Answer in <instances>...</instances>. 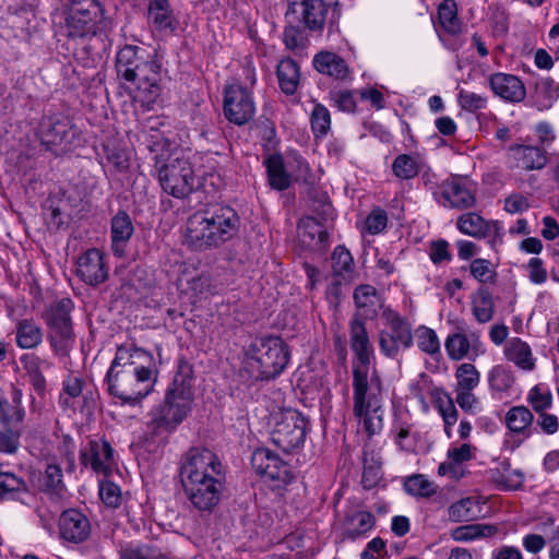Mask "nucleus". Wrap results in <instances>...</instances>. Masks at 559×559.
Instances as JSON below:
<instances>
[{"instance_id":"nucleus-14","label":"nucleus","mask_w":559,"mask_h":559,"mask_svg":"<svg viewBox=\"0 0 559 559\" xmlns=\"http://www.w3.org/2000/svg\"><path fill=\"white\" fill-rule=\"evenodd\" d=\"M350 348L356 355L353 369L354 379L367 378L372 346L365 322L358 313H355L350 321Z\"/></svg>"},{"instance_id":"nucleus-17","label":"nucleus","mask_w":559,"mask_h":559,"mask_svg":"<svg viewBox=\"0 0 559 559\" xmlns=\"http://www.w3.org/2000/svg\"><path fill=\"white\" fill-rule=\"evenodd\" d=\"M253 469L264 478L287 484L292 480L288 465L275 453L265 448L257 449L251 456Z\"/></svg>"},{"instance_id":"nucleus-16","label":"nucleus","mask_w":559,"mask_h":559,"mask_svg":"<svg viewBox=\"0 0 559 559\" xmlns=\"http://www.w3.org/2000/svg\"><path fill=\"white\" fill-rule=\"evenodd\" d=\"M75 130L67 119L45 118L39 126L38 136L41 143L56 154L66 152L75 138Z\"/></svg>"},{"instance_id":"nucleus-10","label":"nucleus","mask_w":559,"mask_h":559,"mask_svg":"<svg viewBox=\"0 0 559 559\" xmlns=\"http://www.w3.org/2000/svg\"><path fill=\"white\" fill-rule=\"evenodd\" d=\"M134 79H122L132 98L150 107L159 96L160 63L157 56L134 72Z\"/></svg>"},{"instance_id":"nucleus-53","label":"nucleus","mask_w":559,"mask_h":559,"mask_svg":"<svg viewBox=\"0 0 559 559\" xmlns=\"http://www.w3.org/2000/svg\"><path fill=\"white\" fill-rule=\"evenodd\" d=\"M473 313L479 323H486L492 319L493 302L489 293H479L473 302Z\"/></svg>"},{"instance_id":"nucleus-25","label":"nucleus","mask_w":559,"mask_h":559,"mask_svg":"<svg viewBox=\"0 0 559 559\" xmlns=\"http://www.w3.org/2000/svg\"><path fill=\"white\" fill-rule=\"evenodd\" d=\"M15 342L22 349L38 347L44 337L43 328L34 319H20L15 323Z\"/></svg>"},{"instance_id":"nucleus-29","label":"nucleus","mask_w":559,"mask_h":559,"mask_svg":"<svg viewBox=\"0 0 559 559\" xmlns=\"http://www.w3.org/2000/svg\"><path fill=\"white\" fill-rule=\"evenodd\" d=\"M507 359L522 370L531 371L535 368V359L530 345L520 340L513 338L504 348Z\"/></svg>"},{"instance_id":"nucleus-28","label":"nucleus","mask_w":559,"mask_h":559,"mask_svg":"<svg viewBox=\"0 0 559 559\" xmlns=\"http://www.w3.org/2000/svg\"><path fill=\"white\" fill-rule=\"evenodd\" d=\"M312 63L320 73L337 80H344L349 75L348 66L334 52L321 51L313 57Z\"/></svg>"},{"instance_id":"nucleus-59","label":"nucleus","mask_w":559,"mask_h":559,"mask_svg":"<svg viewBox=\"0 0 559 559\" xmlns=\"http://www.w3.org/2000/svg\"><path fill=\"white\" fill-rule=\"evenodd\" d=\"M456 393L455 401L457 405L466 413L476 414L479 407V400L473 393V390H454Z\"/></svg>"},{"instance_id":"nucleus-44","label":"nucleus","mask_w":559,"mask_h":559,"mask_svg":"<svg viewBox=\"0 0 559 559\" xmlns=\"http://www.w3.org/2000/svg\"><path fill=\"white\" fill-rule=\"evenodd\" d=\"M456 385L454 390H474L480 382V374L473 364H461L455 370Z\"/></svg>"},{"instance_id":"nucleus-13","label":"nucleus","mask_w":559,"mask_h":559,"mask_svg":"<svg viewBox=\"0 0 559 559\" xmlns=\"http://www.w3.org/2000/svg\"><path fill=\"white\" fill-rule=\"evenodd\" d=\"M388 325L380 332L379 345L381 352L394 358L401 348L406 349L413 344V335L409 323L395 312L388 314Z\"/></svg>"},{"instance_id":"nucleus-42","label":"nucleus","mask_w":559,"mask_h":559,"mask_svg":"<svg viewBox=\"0 0 559 559\" xmlns=\"http://www.w3.org/2000/svg\"><path fill=\"white\" fill-rule=\"evenodd\" d=\"M438 17L441 27L448 33H457L460 31V20L457 17V4L454 0H444L438 7Z\"/></svg>"},{"instance_id":"nucleus-51","label":"nucleus","mask_w":559,"mask_h":559,"mask_svg":"<svg viewBox=\"0 0 559 559\" xmlns=\"http://www.w3.org/2000/svg\"><path fill=\"white\" fill-rule=\"evenodd\" d=\"M416 342L418 348L429 355H435L440 352V342L432 329L427 326H419L415 331Z\"/></svg>"},{"instance_id":"nucleus-47","label":"nucleus","mask_w":559,"mask_h":559,"mask_svg":"<svg viewBox=\"0 0 559 559\" xmlns=\"http://www.w3.org/2000/svg\"><path fill=\"white\" fill-rule=\"evenodd\" d=\"M488 381L492 390L498 392H507L513 386L515 378L511 370L501 365H498L495 366L489 372Z\"/></svg>"},{"instance_id":"nucleus-1","label":"nucleus","mask_w":559,"mask_h":559,"mask_svg":"<svg viewBox=\"0 0 559 559\" xmlns=\"http://www.w3.org/2000/svg\"><path fill=\"white\" fill-rule=\"evenodd\" d=\"M183 491L200 512H212L221 501L225 472L218 456L206 448L189 449L180 468Z\"/></svg>"},{"instance_id":"nucleus-39","label":"nucleus","mask_w":559,"mask_h":559,"mask_svg":"<svg viewBox=\"0 0 559 559\" xmlns=\"http://www.w3.org/2000/svg\"><path fill=\"white\" fill-rule=\"evenodd\" d=\"M298 234L304 245H310L311 242L323 243L329 240V235L324 227L312 217H306L299 222Z\"/></svg>"},{"instance_id":"nucleus-54","label":"nucleus","mask_w":559,"mask_h":559,"mask_svg":"<svg viewBox=\"0 0 559 559\" xmlns=\"http://www.w3.org/2000/svg\"><path fill=\"white\" fill-rule=\"evenodd\" d=\"M527 402L536 413L545 412L552 405V395L549 390L534 385L527 394Z\"/></svg>"},{"instance_id":"nucleus-35","label":"nucleus","mask_w":559,"mask_h":559,"mask_svg":"<svg viewBox=\"0 0 559 559\" xmlns=\"http://www.w3.org/2000/svg\"><path fill=\"white\" fill-rule=\"evenodd\" d=\"M269 182L276 190H284L290 183L292 174L285 170L284 162L280 155H270L265 159Z\"/></svg>"},{"instance_id":"nucleus-20","label":"nucleus","mask_w":559,"mask_h":559,"mask_svg":"<svg viewBox=\"0 0 559 559\" xmlns=\"http://www.w3.org/2000/svg\"><path fill=\"white\" fill-rule=\"evenodd\" d=\"M325 13L323 0H288L286 16L300 19L309 29L318 31L324 25Z\"/></svg>"},{"instance_id":"nucleus-31","label":"nucleus","mask_w":559,"mask_h":559,"mask_svg":"<svg viewBox=\"0 0 559 559\" xmlns=\"http://www.w3.org/2000/svg\"><path fill=\"white\" fill-rule=\"evenodd\" d=\"M353 297L357 309L360 311L357 312L360 317L374 316L377 313V308L381 305V299L377 289L369 284H361L357 286L354 290Z\"/></svg>"},{"instance_id":"nucleus-46","label":"nucleus","mask_w":559,"mask_h":559,"mask_svg":"<svg viewBox=\"0 0 559 559\" xmlns=\"http://www.w3.org/2000/svg\"><path fill=\"white\" fill-rule=\"evenodd\" d=\"M26 491L27 484L22 477L10 472H0V498L14 497Z\"/></svg>"},{"instance_id":"nucleus-52","label":"nucleus","mask_w":559,"mask_h":559,"mask_svg":"<svg viewBox=\"0 0 559 559\" xmlns=\"http://www.w3.org/2000/svg\"><path fill=\"white\" fill-rule=\"evenodd\" d=\"M388 94L389 90L384 85H368L359 90L361 100L368 102L376 110H381L385 107V95Z\"/></svg>"},{"instance_id":"nucleus-4","label":"nucleus","mask_w":559,"mask_h":559,"mask_svg":"<svg viewBox=\"0 0 559 559\" xmlns=\"http://www.w3.org/2000/svg\"><path fill=\"white\" fill-rule=\"evenodd\" d=\"M289 359V347L282 337H257L245 349L240 372L250 381L273 380L285 370Z\"/></svg>"},{"instance_id":"nucleus-64","label":"nucleus","mask_w":559,"mask_h":559,"mask_svg":"<svg viewBox=\"0 0 559 559\" xmlns=\"http://www.w3.org/2000/svg\"><path fill=\"white\" fill-rule=\"evenodd\" d=\"M289 174L295 180L307 181L310 176L309 164L301 156H293L288 162Z\"/></svg>"},{"instance_id":"nucleus-12","label":"nucleus","mask_w":559,"mask_h":559,"mask_svg":"<svg viewBox=\"0 0 559 559\" xmlns=\"http://www.w3.org/2000/svg\"><path fill=\"white\" fill-rule=\"evenodd\" d=\"M223 111L229 122L241 126L247 123L255 112L252 93L237 82L224 88Z\"/></svg>"},{"instance_id":"nucleus-26","label":"nucleus","mask_w":559,"mask_h":559,"mask_svg":"<svg viewBox=\"0 0 559 559\" xmlns=\"http://www.w3.org/2000/svg\"><path fill=\"white\" fill-rule=\"evenodd\" d=\"M510 157L515 167L525 170L540 169L546 164L544 152L531 145H515L510 147Z\"/></svg>"},{"instance_id":"nucleus-22","label":"nucleus","mask_w":559,"mask_h":559,"mask_svg":"<svg viewBox=\"0 0 559 559\" xmlns=\"http://www.w3.org/2000/svg\"><path fill=\"white\" fill-rule=\"evenodd\" d=\"M459 230L465 235L487 239L490 242L502 241L501 226L498 222L485 221L476 213L462 215L456 223Z\"/></svg>"},{"instance_id":"nucleus-6","label":"nucleus","mask_w":559,"mask_h":559,"mask_svg":"<svg viewBox=\"0 0 559 559\" xmlns=\"http://www.w3.org/2000/svg\"><path fill=\"white\" fill-rule=\"evenodd\" d=\"M354 386V415L362 424L366 432L371 437L383 428V399L381 380L378 376L370 379L357 378Z\"/></svg>"},{"instance_id":"nucleus-62","label":"nucleus","mask_w":559,"mask_h":559,"mask_svg":"<svg viewBox=\"0 0 559 559\" xmlns=\"http://www.w3.org/2000/svg\"><path fill=\"white\" fill-rule=\"evenodd\" d=\"M472 275L479 282L487 283L493 277L491 263L485 259H476L471 264Z\"/></svg>"},{"instance_id":"nucleus-9","label":"nucleus","mask_w":559,"mask_h":559,"mask_svg":"<svg viewBox=\"0 0 559 559\" xmlns=\"http://www.w3.org/2000/svg\"><path fill=\"white\" fill-rule=\"evenodd\" d=\"M158 178L163 190L175 198L188 195L198 185L189 160L173 157L160 166Z\"/></svg>"},{"instance_id":"nucleus-2","label":"nucleus","mask_w":559,"mask_h":559,"mask_svg":"<svg viewBox=\"0 0 559 559\" xmlns=\"http://www.w3.org/2000/svg\"><path fill=\"white\" fill-rule=\"evenodd\" d=\"M108 391L123 403L135 404L154 389L157 371L153 357L140 348L121 346L106 376Z\"/></svg>"},{"instance_id":"nucleus-32","label":"nucleus","mask_w":559,"mask_h":559,"mask_svg":"<svg viewBox=\"0 0 559 559\" xmlns=\"http://www.w3.org/2000/svg\"><path fill=\"white\" fill-rule=\"evenodd\" d=\"M24 418V409L21 406V393L14 391L12 402H9L0 391V419L8 428H19Z\"/></svg>"},{"instance_id":"nucleus-5","label":"nucleus","mask_w":559,"mask_h":559,"mask_svg":"<svg viewBox=\"0 0 559 559\" xmlns=\"http://www.w3.org/2000/svg\"><path fill=\"white\" fill-rule=\"evenodd\" d=\"M238 217L229 206L213 204L192 214L187 223L186 238L190 243L216 245L228 241L235 233Z\"/></svg>"},{"instance_id":"nucleus-23","label":"nucleus","mask_w":559,"mask_h":559,"mask_svg":"<svg viewBox=\"0 0 559 559\" xmlns=\"http://www.w3.org/2000/svg\"><path fill=\"white\" fill-rule=\"evenodd\" d=\"M78 274L90 285H97L107 278L104 254L98 248L92 247L79 258Z\"/></svg>"},{"instance_id":"nucleus-21","label":"nucleus","mask_w":559,"mask_h":559,"mask_svg":"<svg viewBox=\"0 0 559 559\" xmlns=\"http://www.w3.org/2000/svg\"><path fill=\"white\" fill-rule=\"evenodd\" d=\"M155 57L156 53L147 48L126 45L117 52V73L121 79H134V72Z\"/></svg>"},{"instance_id":"nucleus-56","label":"nucleus","mask_w":559,"mask_h":559,"mask_svg":"<svg viewBox=\"0 0 559 559\" xmlns=\"http://www.w3.org/2000/svg\"><path fill=\"white\" fill-rule=\"evenodd\" d=\"M388 224L386 213L381 209H374L367 216L364 225V231L371 235L381 233Z\"/></svg>"},{"instance_id":"nucleus-33","label":"nucleus","mask_w":559,"mask_h":559,"mask_svg":"<svg viewBox=\"0 0 559 559\" xmlns=\"http://www.w3.org/2000/svg\"><path fill=\"white\" fill-rule=\"evenodd\" d=\"M277 79L283 93L287 95L295 94L300 81L299 67L292 59L280 61L277 66Z\"/></svg>"},{"instance_id":"nucleus-24","label":"nucleus","mask_w":559,"mask_h":559,"mask_svg":"<svg viewBox=\"0 0 559 559\" xmlns=\"http://www.w3.org/2000/svg\"><path fill=\"white\" fill-rule=\"evenodd\" d=\"M489 84L491 91L507 102H521L526 94L523 82L513 74L495 73L490 76Z\"/></svg>"},{"instance_id":"nucleus-50","label":"nucleus","mask_w":559,"mask_h":559,"mask_svg":"<svg viewBox=\"0 0 559 559\" xmlns=\"http://www.w3.org/2000/svg\"><path fill=\"white\" fill-rule=\"evenodd\" d=\"M473 498H464L449 507V519L452 522H468L476 518Z\"/></svg>"},{"instance_id":"nucleus-11","label":"nucleus","mask_w":559,"mask_h":559,"mask_svg":"<svg viewBox=\"0 0 559 559\" xmlns=\"http://www.w3.org/2000/svg\"><path fill=\"white\" fill-rule=\"evenodd\" d=\"M307 420L295 409H287L281 414L280 419L271 433L273 443L289 453L299 448L306 438Z\"/></svg>"},{"instance_id":"nucleus-41","label":"nucleus","mask_w":559,"mask_h":559,"mask_svg":"<svg viewBox=\"0 0 559 559\" xmlns=\"http://www.w3.org/2000/svg\"><path fill=\"white\" fill-rule=\"evenodd\" d=\"M473 346H476L477 338L473 336ZM445 350L448 353V356L452 360H462L465 358L469 349L472 347V343L468 340V337L463 333H454L447 337L445 343Z\"/></svg>"},{"instance_id":"nucleus-55","label":"nucleus","mask_w":559,"mask_h":559,"mask_svg":"<svg viewBox=\"0 0 559 559\" xmlns=\"http://www.w3.org/2000/svg\"><path fill=\"white\" fill-rule=\"evenodd\" d=\"M459 106L466 111H476L487 105V98L483 95L461 90L457 95Z\"/></svg>"},{"instance_id":"nucleus-34","label":"nucleus","mask_w":559,"mask_h":559,"mask_svg":"<svg viewBox=\"0 0 559 559\" xmlns=\"http://www.w3.org/2000/svg\"><path fill=\"white\" fill-rule=\"evenodd\" d=\"M429 394L431 402L442 417L443 423L448 425H455L459 418V413L450 394L441 388H433Z\"/></svg>"},{"instance_id":"nucleus-60","label":"nucleus","mask_w":559,"mask_h":559,"mask_svg":"<svg viewBox=\"0 0 559 559\" xmlns=\"http://www.w3.org/2000/svg\"><path fill=\"white\" fill-rule=\"evenodd\" d=\"M99 496L103 502L111 508L120 504L121 492L119 487L114 483H103L99 488Z\"/></svg>"},{"instance_id":"nucleus-63","label":"nucleus","mask_w":559,"mask_h":559,"mask_svg":"<svg viewBox=\"0 0 559 559\" xmlns=\"http://www.w3.org/2000/svg\"><path fill=\"white\" fill-rule=\"evenodd\" d=\"M335 106L346 112H353L356 108V100L352 91H335L331 94Z\"/></svg>"},{"instance_id":"nucleus-15","label":"nucleus","mask_w":559,"mask_h":559,"mask_svg":"<svg viewBox=\"0 0 559 559\" xmlns=\"http://www.w3.org/2000/svg\"><path fill=\"white\" fill-rule=\"evenodd\" d=\"M476 183L468 177H452L440 187L438 202L445 207H468L475 204Z\"/></svg>"},{"instance_id":"nucleus-37","label":"nucleus","mask_w":559,"mask_h":559,"mask_svg":"<svg viewBox=\"0 0 559 559\" xmlns=\"http://www.w3.org/2000/svg\"><path fill=\"white\" fill-rule=\"evenodd\" d=\"M533 419L534 416L526 406H513L507 412L504 423L512 432L526 433Z\"/></svg>"},{"instance_id":"nucleus-7","label":"nucleus","mask_w":559,"mask_h":559,"mask_svg":"<svg viewBox=\"0 0 559 559\" xmlns=\"http://www.w3.org/2000/svg\"><path fill=\"white\" fill-rule=\"evenodd\" d=\"M72 310V300L62 298L47 308L44 313L50 348L59 358L69 357L75 345L76 335L71 319Z\"/></svg>"},{"instance_id":"nucleus-30","label":"nucleus","mask_w":559,"mask_h":559,"mask_svg":"<svg viewBox=\"0 0 559 559\" xmlns=\"http://www.w3.org/2000/svg\"><path fill=\"white\" fill-rule=\"evenodd\" d=\"M148 20L159 32H174L176 28V20L167 0H151Z\"/></svg>"},{"instance_id":"nucleus-3","label":"nucleus","mask_w":559,"mask_h":559,"mask_svg":"<svg viewBox=\"0 0 559 559\" xmlns=\"http://www.w3.org/2000/svg\"><path fill=\"white\" fill-rule=\"evenodd\" d=\"M193 367L181 360L164 401L151 412L150 426L154 433L174 431L188 416L193 403Z\"/></svg>"},{"instance_id":"nucleus-58","label":"nucleus","mask_w":559,"mask_h":559,"mask_svg":"<svg viewBox=\"0 0 559 559\" xmlns=\"http://www.w3.org/2000/svg\"><path fill=\"white\" fill-rule=\"evenodd\" d=\"M394 441L396 445L406 452H411L415 448V442L411 438V425L401 423L394 426Z\"/></svg>"},{"instance_id":"nucleus-57","label":"nucleus","mask_w":559,"mask_h":559,"mask_svg":"<svg viewBox=\"0 0 559 559\" xmlns=\"http://www.w3.org/2000/svg\"><path fill=\"white\" fill-rule=\"evenodd\" d=\"M353 265V257L346 247H335L332 253V267L334 272L342 274L349 271Z\"/></svg>"},{"instance_id":"nucleus-45","label":"nucleus","mask_w":559,"mask_h":559,"mask_svg":"<svg viewBox=\"0 0 559 559\" xmlns=\"http://www.w3.org/2000/svg\"><path fill=\"white\" fill-rule=\"evenodd\" d=\"M41 489L46 492L60 497L64 490L62 469L57 464H48L41 479Z\"/></svg>"},{"instance_id":"nucleus-36","label":"nucleus","mask_w":559,"mask_h":559,"mask_svg":"<svg viewBox=\"0 0 559 559\" xmlns=\"http://www.w3.org/2000/svg\"><path fill=\"white\" fill-rule=\"evenodd\" d=\"M497 527L489 524H467L450 531V536L455 542H471L480 537H489L497 533Z\"/></svg>"},{"instance_id":"nucleus-38","label":"nucleus","mask_w":559,"mask_h":559,"mask_svg":"<svg viewBox=\"0 0 559 559\" xmlns=\"http://www.w3.org/2000/svg\"><path fill=\"white\" fill-rule=\"evenodd\" d=\"M421 169V159L418 155L401 154L392 164V171L401 180L415 178Z\"/></svg>"},{"instance_id":"nucleus-27","label":"nucleus","mask_w":559,"mask_h":559,"mask_svg":"<svg viewBox=\"0 0 559 559\" xmlns=\"http://www.w3.org/2000/svg\"><path fill=\"white\" fill-rule=\"evenodd\" d=\"M344 523L345 530L341 535V540H355L373 528L376 518L371 512L360 510L347 514Z\"/></svg>"},{"instance_id":"nucleus-49","label":"nucleus","mask_w":559,"mask_h":559,"mask_svg":"<svg viewBox=\"0 0 559 559\" xmlns=\"http://www.w3.org/2000/svg\"><path fill=\"white\" fill-rule=\"evenodd\" d=\"M310 123L317 138L325 135L331 127V117L328 108L318 103L313 104Z\"/></svg>"},{"instance_id":"nucleus-48","label":"nucleus","mask_w":559,"mask_h":559,"mask_svg":"<svg viewBox=\"0 0 559 559\" xmlns=\"http://www.w3.org/2000/svg\"><path fill=\"white\" fill-rule=\"evenodd\" d=\"M130 216L123 212L116 214L111 221V236L115 242H127L133 234Z\"/></svg>"},{"instance_id":"nucleus-43","label":"nucleus","mask_w":559,"mask_h":559,"mask_svg":"<svg viewBox=\"0 0 559 559\" xmlns=\"http://www.w3.org/2000/svg\"><path fill=\"white\" fill-rule=\"evenodd\" d=\"M223 285H225V283H218L210 274H201V275L188 281L189 289L198 298H203V297L206 298L210 295H214V294L218 293L221 286H223Z\"/></svg>"},{"instance_id":"nucleus-8","label":"nucleus","mask_w":559,"mask_h":559,"mask_svg":"<svg viewBox=\"0 0 559 559\" xmlns=\"http://www.w3.org/2000/svg\"><path fill=\"white\" fill-rule=\"evenodd\" d=\"M105 26L103 10L97 0L73 1L66 22L70 37L96 35Z\"/></svg>"},{"instance_id":"nucleus-40","label":"nucleus","mask_w":559,"mask_h":559,"mask_svg":"<svg viewBox=\"0 0 559 559\" xmlns=\"http://www.w3.org/2000/svg\"><path fill=\"white\" fill-rule=\"evenodd\" d=\"M405 491L414 497L430 498L437 493L438 486L423 474L408 476L404 481Z\"/></svg>"},{"instance_id":"nucleus-61","label":"nucleus","mask_w":559,"mask_h":559,"mask_svg":"<svg viewBox=\"0 0 559 559\" xmlns=\"http://www.w3.org/2000/svg\"><path fill=\"white\" fill-rule=\"evenodd\" d=\"M19 428H8L0 431V452L12 454L19 448Z\"/></svg>"},{"instance_id":"nucleus-18","label":"nucleus","mask_w":559,"mask_h":559,"mask_svg":"<svg viewBox=\"0 0 559 559\" xmlns=\"http://www.w3.org/2000/svg\"><path fill=\"white\" fill-rule=\"evenodd\" d=\"M81 464L97 474H108L114 466V450L105 439H93L80 452Z\"/></svg>"},{"instance_id":"nucleus-19","label":"nucleus","mask_w":559,"mask_h":559,"mask_svg":"<svg viewBox=\"0 0 559 559\" xmlns=\"http://www.w3.org/2000/svg\"><path fill=\"white\" fill-rule=\"evenodd\" d=\"M58 528L60 537L72 544H81L91 535L90 520L76 509H69L61 513Z\"/></svg>"}]
</instances>
